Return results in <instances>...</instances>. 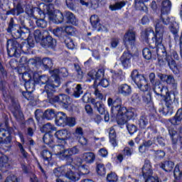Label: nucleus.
I'll return each instance as SVG.
<instances>
[{
	"mask_svg": "<svg viewBox=\"0 0 182 182\" xmlns=\"http://www.w3.org/2000/svg\"><path fill=\"white\" fill-rule=\"evenodd\" d=\"M123 42L126 48H129V46H134V44L136 43V31L133 30H129L124 34Z\"/></svg>",
	"mask_w": 182,
	"mask_h": 182,
	"instance_id": "nucleus-11",
	"label": "nucleus"
},
{
	"mask_svg": "<svg viewBox=\"0 0 182 182\" xmlns=\"http://www.w3.org/2000/svg\"><path fill=\"white\" fill-rule=\"evenodd\" d=\"M154 92L156 96H164L163 92L166 94L168 92L167 87H164L161 83H156L154 87Z\"/></svg>",
	"mask_w": 182,
	"mask_h": 182,
	"instance_id": "nucleus-28",
	"label": "nucleus"
},
{
	"mask_svg": "<svg viewBox=\"0 0 182 182\" xmlns=\"http://www.w3.org/2000/svg\"><path fill=\"white\" fill-rule=\"evenodd\" d=\"M34 38L37 43L43 41V36H42V33L40 30H36L34 31Z\"/></svg>",
	"mask_w": 182,
	"mask_h": 182,
	"instance_id": "nucleus-56",
	"label": "nucleus"
},
{
	"mask_svg": "<svg viewBox=\"0 0 182 182\" xmlns=\"http://www.w3.org/2000/svg\"><path fill=\"white\" fill-rule=\"evenodd\" d=\"M164 25H174L176 23V18L174 17L168 16V14H161V18L159 22L156 23L155 31L156 32V43L160 45L163 42V33H164Z\"/></svg>",
	"mask_w": 182,
	"mask_h": 182,
	"instance_id": "nucleus-7",
	"label": "nucleus"
},
{
	"mask_svg": "<svg viewBox=\"0 0 182 182\" xmlns=\"http://www.w3.org/2000/svg\"><path fill=\"white\" fill-rule=\"evenodd\" d=\"M51 77L49 78L46 75H39L38 73H34L33 77L34 80H37L39 85H46L44 86L43 92H46L47 96L55 92V89L60 86V81L53 75L52 71L50 72Z\"/></svg>",
	"mask_w": 182,
	"mask_h": 182,
	"instance_id": "nucleus-3",
	"label": "nucleus"
},
{
	"mask_svg": "<svg viewBox=\"0 0 182 182\" xmlns=\"http://www.w3.org/2000/svg\"><path fill=\"white\" fill-rule=\"evenodd\" d=\"M52 74L54 77H56L60 80V85L62 83V80L59 76H63V77H68V76H69V72L65 68H60V70L55 69L52 71Z\"/></svg>",
	"mask_w": 182,
	"mask_h": 182,
	"instance_id": "nucleus-22",
	"label": "nucleus"
},
{
	"mask_svg": "<svg viewBox=\"0 0 182 182\" xmlns=\"http://www.w3.org/2000/svg\"><path fill=\"white\" fill-rule=\"evenodd\" d=\"M64 42L68 49H73V48H75V43H73V40H72V38H66Z\"/></svg>",
	"mask_w": 182,
	"mask_h": 182,
	"instance_id": "nucleus-61",
	"label": "nucleus"
},
{
	"mask_svg": "<svg viewBox=\"0 0 182 182\" xmlns=\"http://www.w3.org/2000/svg\"><path fill=\"white\" fill-rule=\"evenodd\" d=\"M127 129L129 133V134H134L136 132H137V127L133 124H127Z\"/></svg>",
	"mask_w": 182,
	"mask_h": 182,
	"instance_id": "nucleus-55",
	"label": "nucleus"
},
{
	"mask_svg": "<svg viewBox=\"0 0 182 182\" xmlns=\"http://www.w3.org/2000/svg\"><path fill=\"white\" fill-rule=\"evenodd\" d=\"M76 124V119L73 117H68L65 119V126L73 127Z\"/></svg>",
	"mask_w": 182,
	"mask_h": 182,
	"instance_id": "nucleus-57",
	"label": "nucleus"
},
{
	"mask_svg": "<svg viewBox=\"0 0 182 182\" xmlns=\"http://www.w3.org/2000/svg\"><path fill=\"white\" fill-rule=\"evenodd\" d=\"M182 120V109L180 108L178 109L176 115L171 119H169V122L171 123V124H173V126H177L181 123Z\"/></svg>",
	"mask_w": 182,
	"mask_h": 182,
	"instance_id": "nucleus-29",
	"label": "nucleus"
},
{
	"mask_svg": "<svg viewBox=\"0 0 182 182\" xmlns=\"http://www.w3.org/2000/svg\"><path fill=\"white\" fill-rule=\"evenodd\" d=\"M16 28H18V29L19 28V26H18V24L15 23V21H14V18H11L10 21L9 23V26L7 28V31L9 32V33H11L14 36V33L16 32Z\"/></svg>",
	"mask_w": 182,
	"mask_h": 182,
	"instance_id": "nucleus-36",
	"label": "nucleus"
},
{
	"mask_svg": "<svg viewBox=\"0 0 182 182\" xmlns=\"http://www.w3.org/2000/svg\"><path fill=\"white\" fill-rule=\"evenodd\" d=\"M132 58L133 55L130 53L129 50H125L120 58V61L124 68H129L132 62Z\"/></svg>",
	"mask_w": 182,
	"mask_h": 182,
	"instance_id": "nucleus-19",
	"label": "nucleus"
},
{
	"mask_svg": "<svg viewBox=\"0 0 182 182\" xmlns=\"http://www.w3.org/2000/svg\"><path fill=\"white\" fill-rule=\"evenodd\" d=\"M82 95H83V87H82V85L77 84L75 85V86L74 85L73 96L77 99L80 97Z\"/></svg>",
	"mask_w": 182,
	"mask_h": 182,
	"instance_id": "nucleus-33",
	"label": "nucleus"
},
{
	"mask_svg": "<svg viewBox=\"0 0 182 182\" xmlns=\"http://www.w3.org/2000/svg\"><path fill=\"white\" fill-rule=\"evenodd\" d=\"M16 146L18 147L20 153L22 154L23 159H28V152L23 149V145L21 142H16Z\"/></svg>",
	"mask_w": 182,
	"mask_h": 182,
	"instance_id": "nucleus-50",
	"label": "nucleus"
},
{
	"mask_svg": "<svg viewBox=\"0 0 182 182\" xmlns=\"http://www.w3.org/2000/svg\"><path fill=\"white\" fill-rule=\"evenodd\" d=\"M53 151L60 159L66 160L68 163H73V158H72V156L79 154L80 150L77 146L66 149L63 145H55L53 147Z\"/></svg>",
	"mask_w": 182,
	"mask_h": 182,
	"instance_id": "nucleus-6",
	"label": "nucleus"
},
{
	"mask_svg": "<svg viewBox=\"0 0 182 182\" xmlns=\"http://www.w3.org/2000/svg\"><path fill=\"white\" fill-rule=\"evenodd\" d=\"M35 22L38 28H45L46 26H48V23L43 18L36 20Z\"/></svg>",
	"mask_w": 182,
	"mask_h": 182,
	"instance_id": "nucleus-52",
	"label": "nucleus"
},
{
	"mask_svg": "<svg viewBox=\"0 0 182 182\" xmlns=\"http://www.w3.org/2000/svg\"><path fill=\"white\" fill-rule=\"evenodd\" d=\"M55 130H56V127L50 123L44 124L41 128V132H44V133H50V132H55Z\"/></svg>",
	"mask_w": 182,
	"mask_h": 182,
	"instance_id": "nucleus-40",
	"label": "nucleus"
},
{
	"mask_svg": "<svg viewBox=\"0 0 182 182\" xmlns=\"http://www.w3.org/2000/svg\"><path fill=\"white\" fill-rule=\"evenodd\" d=\"M90 21L92 28L97 29L98 32H106L107 31V28L105 26L100 24L97 15L91 16Z\"/></svg>",
	"mask_w": 182,
	"mask_h": 182,
	"instance_id": "nucleus-14",
	"label": "nucleus"
},
{
	"mask_svg": "<svg viewBox=\"0 0 182 182\" xmlns=\"http://www.w3.org/2000/svg\"><path fill=\"white\" fill-rule=\"evenodd\" d=\"M68 116L62 112H59L56 114L55 124L56 126H65L66 124V119Z\"/></svg>",
	"mask_w": 182,
	"mask_h": 182,
	"instance_id": "nucleus-25",
	"label": "nucleus"
},
{
	"mask_svg": "<svg viewBox=\"0 0 182 182\" xmlns=\"http://www.w3.org/2000/svg\"><path fill=\"white\" fill-rule=\"evenodd\" d=\"M4 182H18V176L11 174L6 178Z\"/></svg>",
	"mask_w": 182,
	"mask_h": 182,
	"instance_id": "nucleus-64",
	"label": "nucleus"
},
{
	"mask_svg": "<svg viewBox=\"0 0 182 182\" xmlns=\"http://www.w3.org/2000/svg\"><path fill=\"white\" fill-rule=\"evenodd\" d=\"M141 39H144L146 42H149V39H155V44L156 46V53L159 56L158 62L160 66L166 65V62L167 63L168 66L171 70L177 68V64L176 61L171 58L170 55H167L166 48L164 46L161 44H158L157 43V33L154 34V31L151 28H146L141 33ZM166 60V61H164Z\"/></svg>",
	"mask_w": 182,
	"mask_h": 182,
	"instance_id": "nucleus-1",
	"label": "nucleus"
},
{
	"mask_svg": "<svg viewBox=\"0 0 182 182\" xmlns=\"http://www.w3.org/2000/svg\"><path fill=\"white\" fill-rule=\"evenodd\" d=\"M55 136L58 139V141H65L68 139V130L61 129L55 132Z\"/></svg>",
	"mask_w": 182,
	"mask_h": 182,
	"instance_id": "nucleus-31",
	"label": "nucleus"
},
{
	"mask_svg": "<svg viewBox=\"0 0 182 182\" xmlns=\"http://www.w3.org/2000/svg\"><path fill=\"white\" fill-rule=\"evenodd\" d=\"M63 28L65 33H67L68 35H75V33L76 32V28L72 26H66Z\"/></svg>",
	"mask_w": 182,
	"mask_h": 182,
	"instance_id": "nucleus-62",
	"label": "nucleus"
},
{
	"mask_svg": "<svg viewBox=\"0 0 182 182\" xmlns=\"http://www.w3.org/2000/svg\"><path fill=\"white\" fill-rule=\"evenodd\" d=\"M66 87L65 93H68V95H72L73 96V87H75V84H73L72 82H68L66 84Z\"/></svg>",
	"mask_w": 182,
	"mask_h": 182,
	"instance_id": "nucleus-54",
	"label": "nucleus"
},
{
	"mask_svg": "<svg viewBox=\"0 0 182 182\" xmlns=\"http://www.w3.org/2000/svg\"><path fill=\"white\" fill-rule=\"evenodd\" d=\"M170 11H171V1L163 0L161 3V14H170Z\"/></svg>",
	"mask_w": 182,
	"mask_h": 182,
	"instance_id": "nucleus-27",
	"label": "nucleus"
},
{
	"mask_svg": "<svg viewBox=\"0 0 182 182\" xmlns=\"http://www.w3.org/2000/svg\"><path fill=\"white\" fill-rule=\"evenodd\" d=\"M142 173L144 176V178H146V177H150V176L153 174L151 164H150V161L148 159H146L144 161V164L142 167Z\"/></svg>",
	"mask_w": 182,
	"mask_h": 182,
	"instance_id": "nucleus-24",
	"label": "nucleus"
},
{
	"mask_svg": "<svg viewBox=\"0 0 182 182\" xmlns=\"http://www.w3.org/2000/svg\"><path fill=\"white\" fill-rule=\"evenodd\" d=\"M34 10L41 14H46L48 15V18L53 23H62L63 22V14L60 11L55 12V7L53 4H45L41 3L39 4L38 7L35 8Z\"/></svg>",
	"mask_w": 182,
	"mask_h": 182,
	"instance_id": "nucleus-4",
	"label": "nucleus"
},
{
	"mask_svg": "<svg viewBox=\"0 0 182 182\" xmlns=\"http://www.w3.org/2000/svg\"><path fill=\"white\" fill-rule=\"evenodd\" d=\"M95 109L97 110L100 114H105L106 113V109L105 108V104L102 103L101 102H97L95 104Z\"/></svg>",
	"mask_w": 182,
	"mask_h": 182,
	"instance_id": "nucleus-44",
	"label": "nucleus"
},
{
	"mask_svg": "<svg viewBox=\"0 0 182 182\" xmlns=\"http://www.w3.org/2000/svg\"><path fill=\"white\" fill-rule=\"evenodd\" d=\"M31 33V31L29 28H18L16 31L14 32V38L16 39H31L29 37V34Z\"/></svg>",
	"mask_w": 182,
	"mask_h": 182,
	"instance_id": "nucleus-13",
	"label": "nucleus"
},
{
	"mask_svg": "<svg viewBox=\"0 0 182 182\" xmlns=\"http://www.w3.org/2000/svg\"><path fill=\"white\" fill-rule=\"evenodd\" d=\"M53 93L51 92L48 95V100L50 103H59L64 109H72V100H70V97L65 94L53 95Z\"/></svg>",
	"mask_w": 182,
	"mask_h": 182,
	"instance_id": "nucleus-8",
	"label": "nucleus"
},
{
	"mask_svg": "<svg viewBox=\"0 0 182 182\" xmlns=\"http://www.w3.org/2000/svg\"><path fill=\"white\" fill-rule=\"evenodd\" d=\"M97 173L99 176H105L106 174V168L103 164H98L97 165Z\"/></svg>",
	"mask_w": 182,
	"mask_h": 182,
	"instance_id": "nucleus-47",
	"label": "nucleus"
},
{
	"mask_svg": "<svg viewBox=\"0 0 182 182\" xmlns=\"http://www.w3.org/2000/svg\"><path fill=\"white\" fill-rule=\"evenodd\" d=\"M43 141L45 144H50L53 141V136L49 133H46L43 137Z\"/></svg>",
	"mask_w": 182,
	"mask_h": 182,
	"instance_id": "nucleus-48",
	"label": "nucleus"
},
{
	"mask_svg": "<svg viewBox=\"0 0 182 182\" xmlns=\"http://www.w3.org/2000/svg\"><path fill=\"white\" fill-rule=\"evenodd\" d=\"M174 99H176V95L173 94V97L170 95L168 91L166 93L165 95V102L166 106H168L169 107H173V103L174 102Z\"/></svg>",
	"mask_w": 182,
	"mask_h": 182,
	"instance_id": "nucleus-37",
	"label": "nucleus"
},
{
	"mask_svg": "<svg viewBox=\"0 0 182 182\" xmlns=\"http://www.w3.org/2000/svg\"><path fill=\"white\" fill-rule=\"evenodd\" d=\"M41 156L44 159L46 164H49V161L52 159V154L50 151L45 149L41 152Z\"/></svg>",
	"mask_w": 182,
	"mask_h": 182,
	"instance_id": "nucleus-42",
	"label": "nucleus"
},
{
	"mask_svg": "<svg viewBox=\"0 0 182 182\" xmlns=\"http://www.w3.org/2000/svg\"><path fill=\"white\" fill-rule=\"evenodd\" d=\"M161 168L164 170V171L169 173L173 171V168H174V163L171 161H166L164 163L161 164Z\"/></svg>",
	"mask_w": 182,
	"mask_h": 182,
	"instance_id": "nucleus-32",
	"label": "nucleus"
},
{
	"mask_svg": "<svg viewBox=\"0 0 182 182\" xmlns=\"http://www.w3.org/2000/svg\"><path fill=\"white\" fill-rule=\"evenodd\" d=\"M11 44V49L8 50V55L9 56H15L19 58L21 53H27L31 48H33L35 43H31V40H28V43L24 42L22 44H19L16 40H10L7 41V45Z\"/></svg>",
	"mask_w": 182,
	"mask_h": 182,
	"instance_id": "nucleus-5",
	"label": "nucleus"
},
{
	"mask_svg": "<svg viewBox=\"0 0 182 182\" xmlns=\"http://www.w3.org/2000/svg\"><path fill=\"white\" fill-rule=\"evenodd\" d=\"M113 77H115V79H118V80H124L125 76L124 73L122 70H119L117 72H115L113 75Z\"/></svg>",
	"mask_w": 182,
	"mask_h": 182,
	"instance_id": "nucleus-49",
	"label": "nucleus"
},
{
	"mask_svg": "<svg viewBox=\"0 0 182 182\" xmlns=\"http://www.w3.org/2000/svg\"><path fill=\"white\" fill-rule=\"evenodd\" d=\"M26 14L28 15V16L31 18L29 20H28V22L29 23V26H33L35 21H33V9H26Z\"/></svg>",
	"mask_w": 182,
	"mask_h": 182,
	"instance_id": "nucleus-43",
	"label": "nucleus"
},
{
	"mask_svg": "<svg viewBox=\"0 0 182 182\" xmlns=\"http://www.w3.org/2000/svg\"><path fill=\"white\" fill-rule=\"evenodd\" d=\"M131 77L140 90L142 92H147L149 90V82H147V80L144 75L139 74V71L134 70L132 72Z\"/></svg>",
	"mask_w": 182,
	"mask_h": 182,
	"instance_id": "nucleus-9",
	"label": "nucleus"
},
{
	"mask_svg": "<svg viewBox=\"0 0 182 182\" xmlns=\"http://www.w3.org/2000/svg\"><path fill=\"white\" fill-rule=\"evenodd\" d=\"M146 179L145 182H160L161 181L159 180V177L158 176H146L144 178Z\"/></svg>",
	"mask_w": 182,
	"mask_h": 182,
	"instance_id": "nucleus-63",
	"label": "nucleus"
},
{
	"mask_svg": "<svg viewBox=\"0 0 182 182\" xmlns=\"http://www.w3.org/2000/svg\"><path fill=\"white\" fill-rule=\"evenodd\" d=\"M165 82L167 85H171L173 89H177V81L173 75H168Z\"/></svg>",
	"mask_w": 182,
	"mask_h": 182,
	"instance_id": "nucleus-38",
	"label": "nucleus"
},
{
	"mask_svg": "<svg viewBox=\"0 0 182 182\" xmlns=\"http://www.w3.org/2000/svg\"><path fill=\"white\" fill-rule=\"evenodd\" d=\"M143 56L146 60L151 59V51L149 48H144L142 50Z\"/></svg>",
	"mask_w": 182,
	"mask_h": 182,
	"instance_id": "nucleus-58",
	"label": "nucleus"
},
{
	"mask_svg": "<svg viewBox=\"0 0 182 182\" xmlns=\"http://www.w3.org/2000/svg\"><path fill=\"white\" fill-rule=\"evenodd\" d=\"M142 100L146 105L151 103V94L150 92H146L142 96Z\"/></svg>",
	"mask_w": 182,
	"mask_h": 182,
	"instance_id": "nucleus-59",
	"label": "nucleus"
},
{
	"mask_svg": "<svg viewBox=\"0 0 182 182\" xmlns=\"http://www.w3.org/2000/svg\"><path fill=\"white\" fill-rule=\"evenodd\" d=\"M107 105L111 107V117L116 119L117 124L120 126L126 124L127 120H130L136 116L134 109H127L125 107H122L121 98L113 100L109 97L107 100Z\"/></svg>",
	"mask_w": 182,
	"mask_h": 182,
	"instance_id": "nucleus-2",
	"label": "nucleus"
},
{
	"mask_svg": "<svg viewBox=\"0 0 182 182\" xmlns=\"http://www.w3.org/2000/svg\"><path fill=\"white\" fill-rule=\"evenodd\" d=\"M6 82L4 81H0V90H2L4 102H11V103H14V97H12L11 92H9V90H8V87H6Z\"/></svg>",
	"mask_w": 182,
	"mask_h": 182,
	"instance_id": "nucleus-15",
	"label": "nucleus"
},
{
	"mask_svg": "<svg viewBox=\"0 0 182 182\" xmlns=\"http://www.w3.org/2000/svg\"><path fill=\"white\" fill-rule=\"evenodd\" d=\"M21 75L22 79L25 82L24 86L26 87V90L30 93L33 92V90H35V82L31 80V75L28 74V73H23Z\"/></svg>",
	"mask_w": 182,
	"mask_h": 182,
	"instance_id": "nucleus-12",
	"label": "nucleus"
},
{
	"mask_svg": "<svg viewBox=\"0 0 182 182\" xmlns=\"http://www.w3.org/2000/svg\"><path fill=\"white\" fill-rule=\"evenodd\" d=\"M41 46L43 48H50L53 49L56 47V40L53 39L51 36H47L41 41Z\"/></svg>",
	"mask_w": 182,
	"mask_h": 182,
	"instance_id": "nucleus-23",
	"label": "nucleus"
},
{
	"mask_svg": "<svg viewBox=\"0 0 182 182\" xmlns=\"http://www.w3.org/2000/svg\"><path fill=\"white\" fill-rule=\"evenodd\" d=\"M87 76L92 80H99V79H102L105 76V70L100 69L97 71L92 70L87 73Z\"/></svg>",
	"mask_w": 182,
	"mask_h": 182,
	"instance_id": "nucleus-21",
	"label": "nucleus"
},
{
	"mask_svg": "<svg viewBox=\"0 0 182 182\" xmlns=\"http://www.w3.org/2000/svg\"><path fill=\"white\" fill-rule=\"evenodd\" d=\"M124 6H126V1H118L114 5H110L109 9H111V11H117V9H122V8H124Z\"/></svg>",
	"mask_w": 182,
	"mask_h": 182,
	"instance_id": "nucleus-39",
	"label": "nucleus"
},
{
	"mask_svg": "<svg viewBox=\"0 0 182 182\" xmlns=\"http://www.w3.org/2000/svg\"><path fill=\"white\" fill-rule=\"evenodd\" d=\"M65 18L68 23H71L72 25H76L77 23V18L70 11H65Z\"/></svg>",
	"mask_w": 182,
	"mask_h": 182,
	"instance_id": "nucleus-34",
	"label": "nucleus"
},
{
	"mask_svg": "<svg viewBox=\"0 0 182 182\" xmlns=\"http://www.w3.org/2000/svg\"><path fill=\"white\" fill-rule=\"evenodd\" d=\"M82 159L87 164H92L96 160V156L93 152H85L82 154Z\"/></svg>",
	"mask_w": 182,
	"mask_h": 182,
	"instance_id": "nucleus-26",
	"label": "nucleus"
},
{
	"mask_svg": "<svg viewBox=\"0 0 182 182\" xmlns=\"http://www.w3.org/2000/svg\"><path fill=\"white\" fill-rule=\"evenodd\" d=\"M35 114L37 120L41 119V116L43 117V119H46L47 120H52V119L56 116V114H55V111H53V109H47L44 113L41 112V111L37 109Z\"/></svg>",
	"mask_w": 182,
	"mask_h": 182,
	"instance_id": "nucleus-16",
	"label": "nucleus"
},
{
	"mask_svg": "<svg viewBox=\"0 0 182 182\" xmlns=\"http://www.w3.org/2000/svg\"><path fill=\"white\" fill-rule=\"evenodd\" d=\"M8 129V121L6 120L4 124H0V143L3 144H9L12 140V137H11V133L9 131L6 130Z\"/></svg>",
	"mask_w": 182,
	"mask_h": 182,
	"instance_id": "nucleus-10",
	"label": "nucleus"
},
{
	"mask_svg": "<svg viewBox=\"0 0 182 182\" xmlns=\"http://www.w3.org/2000/svg\"><path fill=\"white\" fill-rule=\"evenodd\" d=\"M23 5H26V0H21L16 7L7 12V15H16L18 16V15L23 14V8H22Z\"/></svg>",
	"mask_w": 182,
	"mask_h": 182,
	"instance_id": "nucleus-20",
	"label": "nucleus"
},
{
	"mask_svg": "<svg viewBox=\"0 0 182 182\" xmlns=\"http://www.w3.org/2000/svg\"><path fill=\"white\" fill-rule=\"evenodd\" d=\"M117 175L115 173L111 172L110 173H108L107 176V182H116L117 181Z\"/></svg>",
	"mask_w": 182,
	"mask_h": 182,
	"instance_id": "nucleus-53",
	"label": "nucleus"
},
{
	"mask_svg": "<svg viewBox=\"0 0 182 182\" xmlns=\"http://www.w3.org/2000/svg\"><path fill=\"white\" fill-rule=\"evenodd\" d=\"M10 166L11 161L9 160V158L6 155L1 156L0 157V168L5 170L6 168H9Z\"/></svg>",
	"mask_w": 182,
	"mask_h": 182,
	"instance_id": "nucleus-30",
	"label": "nucleus"
},
{
	"mask_svg": "<svg viewBox=\"0 0 182 182\" xmlns=\"http://www.w3.org/2000/svg\"><path fill=\"white\" fill-rule=\"evenodd\" d=\"M173 107H168L166 106V107H164L162 109H159L160 113H162L164 116H167V114H173Z\"/></svg>",
	"mask_w": 182,
	"mask_h": 182,
	"instance_id": "nucleus-46",
	"label": "nucleus"
},
{
	"mask_svg": "<svg viewBox=\"0 0 182 182\" xmlns=\"http://www.w3.org/2000/svg\"><path fill=\"white\" fill-rule=\"evenodd\" d=\"M109 136L110 143L114 147H116V146H117V142L116 141V131L113 127L109 128Z\"/></svg>",
	"mask_w": 182,
	"mask_h": 182,
	"instance_id": "nucleus-35",
	"label": "nucleus"
},
{
	"mask_svg": "<svg viewBox=\"0 0 182 182\" xmlns=\"http://www.w3.org/2000/svg\"><path fill=\"white\" fill-rule=\"evenodd\" d=\"M173 176L175 178H177L178 180H181L182 178V171H180V168L178 167V165H176L175 166V168L173 171Z\"/></svg>",
	"mask_w": 182,
	"mask_h": 182,
	"instance_id": "nucleus-51",
	"label": "nucleus"
},
{
	"mask_svg": "<svg viewBox=\"0 0 182 182\" xmlns=\"http://www.w3.org/2000/svg\"><path fill=\"white\" fill-rule=\"evenodd\" d=\"M65 177L68 178V180L58 178L56 180V182H76L80 179V175H79L77 173H73L71 170L68 171L65 173Z\"/></svg>",
	"mask_w": 182,
	"mask_h": 182,
	"instance_id": "nucleus-17",
	"label": "nucleus"
},
{
	"mask_svg": "<svg viewBox=\"0 0 182 182\" xmlns=\"http://www.w3.org/2000/svg\"><path fill=\"white\" fill-rule=\"evenodd\" d=\"M138 124L141 129H146L149 124V119L146 116H141L139 119Z\"/></svg>",
	"mask_w": 182,
	"mask_h": 182,
	"instance_id": "nucleus-41",
	"label": "nucleus"
},
{
	"mask_svg": "<svg viewBox=\"0 0 182 182\" xmlns=\"http://www.w3.org/2000/svg\"><path fill=\"white\" fill-rule=\"evenodd\" d=\"M117 91L119 95H122L124 97H127L132 95V86L129 85L128 84H121L118 85Z\"/></svg>",
	"mask_w": 182,
	"mask_h": 182,
	"instance_id": "nucleus-18",
	"label": "nucleus"
},
{
	"mask_svg": "<svg viewBox=\"0 0 182 182\" xmlns=\"http://www.w3.org/2000/svg\"><path fill=\"white\" fill-rule=\"evenodd\" d=\"M63 27H58L53 30V35H55V36L60 38V36H62V34L63 33Z\"/></svg>",
	"mask_w": 182,
	"mask_h": 182,
	"instance_id": "nucleus-60",
	"label": "nucleus"
},
{
	"mask_svg": "<svg viewBox=\"0 0 182 182\" xmlns=\"http://www.w3.org/2000/svg\"><path fill=\"white\" fill-rule=\"evenodd\" d=\"M42 66L44 69H49V68H52V66H53L52 59L48 58H43L42 60Z\"/></svg>",
	"mask_w": 182,
	"mask_h": 182,
	"instance_id": "nucleus-45",
	"label": "nucleus"
}]
</instances>
